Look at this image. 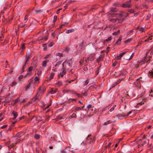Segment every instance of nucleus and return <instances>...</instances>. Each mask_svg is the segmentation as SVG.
<instances>
[{
    "mask_svg": "<svg viewBox=\"0 0 153 153\" xmlns=\"http://www.w3.org/2000/svg\"><path fill=\"white\" fill-rule=\"evenodd\" d=\"M148 140L145 138V135L143 136L142 139H140L136 142V143L138 145V147L146 146L148 143Z\"/></svg>",
    "mask_w": 153,
    "mask_h": 153,
    "instance_id": "nucleus-1",
    "label": "nucleus"
},
{
    "mask_svg": "<svg viewBox=\"0 0 153 153\" xmlns=\"http://www.w3.org/2000/svg\"><path fill=\"white\" fill-rule=\"evenodd\" d=\"M72 62L71 60H65L62 63V67L63 70L66 68L68 69L70 68L72 66Z\"/></svg>",
    "mask_w": 153,
    "mask_h": 153,
    "instance_id": "nucleus-2",
    "label": "nucleus"
},
{
    "mask_svg": "<svg viewBox=\"0 0 153 153\" xmlns=\"http://www.w3.org/2000/svg\"><path fill=\"white\" fill-rule=\"evenodd\" d=\"M95 54L94 53H91L88 55L87 58H85V63L88 62L89 61H93L95 59Z\"/></svg>",
    "mask_w": 153,
    "mask_h": 153,
    "instance_id": "nucleus-3",
    "label": "nucleus"
},
{
    "mask_svg": "<svg viewBox=\"0 0 153 153\" xmlns=\"http://www.w3.org/2000/svg\"><path fill=\"white\" fill-rule=\"evenodd\" d=\"M41 98V96L39 92H37L36 95L32 99L31 101L32 102H37Z\"/></svg>",
    "mask_w": 153,
    "mask_h": 153,
    "instance_id": "nucleus-4",
    "label": "nucleus"
},
{
    "mask_svg": "<svg viewBox=\"0 0 153 153\" xmlns=\"http://www.w3.org/2000/svg\"><path fill=\"white\" fill-rule=\"evenodd\" d=\"M131 0L126 1L124 3L122 4V7L124 8H130L131 6Z\"/></svg>",
    "mask_w": 153,
    "mask_h": 153,
    "instance_id": "nucleus-5",
    "label": "nucleus"
},
{
    "mask_svg": "<svg viewBox=\"0 0 153 153\" xmlns=\"http://www.w3.org/2000/svg\"><path fill=\"white\" fill-rule=\"evenodd\" d=\"M46 90V88L45 86H42L39 87V91L37 92L40 94V95L42 96L45 92Z\"/></svg>",
    "mask_w": 153,
    "mask_h": 153,
    "instance_id": "nucleus-6",
    "label": "nucleus"
},
{
    "mask_svg": "<svg viewBox=\"0 0 153 153\" xmlns=\"http://www.w3.org/2000/svg\"><path fill=\"white\" fill-rule=\"evenodd\" d=\"M94 140V138L91 134L88 135L86 140V143H91Z\"/></svg>",
    "mask_w": 153,
    "mask_h": 153,
    "instance_id": "nucleus-7",
    "label": "nucleus"
},
{
    "mask_svg": "<svg viewBox=\"0 0 153 153\" xmlns=\"http://www.w3.org/2000/svg\"><path fill=\"white\" fill-rule=\"evenodd\" d=\"M149 54L151 55L153 54V46L149 50H147L146 56L147 57H149V58H151L152 56L149 55Z\"/></svg>",
    "mask_w": 153,
    "mask_h": 153,
    "instance_id": "nucleus-8",
    "label": "nucleus"
},
{
    "mask_svg": "<svg viewBox=\"0 0 153 153\" xmlns=\"http://www.w3.org/2000/svg\"><path fill=\"white\" fill-rule=\"evenodd\" d=\"M55 74V73L54 72H51L49 74V76L47 77V81L49 82L52 79H53L54 76Z\"/></svg>",
    "mask_w": 153,
    "mask_h": 153,
    "instance_id": "nucleus-9",
    "label": "nucleus"
},
{
    "mask_svg": "<svg viewBox=\"0 0 153 153\" xmlns=\"http://www.w3.org/2000/svg\"><path fill=\"white\" fill-rule=\"evenodd\" d=\"M20 140V139H19L18 140H16L15 143H12L11 144H10L9 143L10 142H7V144L8 145V148L10 149L11 148L13 147L17 143L19 142V141Z\"/></svg>",
    "mask_w": 153,
    "mask_h": 153,
    "instance_id": "nucleus-10",
    "label": "nucleus"
},
{
    "mask_svg": "<svg viewBox=\"0 0 153 153\" xmlns=\"http://www.w3.org/2000/svg\"><path fill=\"white\" fill-rule=\"evenodd\" d=\"M34 82V81L33 80L31 79L30 80V82L28 84L25 88V91H27L29 88L31 86V85Z\"/></svg>",
    "mask_w": 153,
    "mask_h": 153,
    "instance_id": "nucleus-11",
    "label": "nucleus"
},
{
    "mask_svg": "<svg viewBox=\"0 0 153 153\" xmlns=\"http://www.w3.org/2000/svg\"><path fill=\"white\" fill-rule=\"evenodd\" d=\"M12 126H10L6 130L4 131H1L0 132V134H1V135H4V134H6V133H7V132H8V131H11L12 130Z\"/></svg>",
    "mask_w": 153,
    "mask_h": 153,
    "instance_id": "nucleus-12",
    "label": "nucleus"
},
{
    "mask_svg": "<svg viewBox=\"0 0 153 153\" xmlns=\"http://www.w3.org/2000/svg\"><path fill=\"white\" fill-rule=\"evenodd\" d=\"M148 76L150 78L153 79V69L149 71L148 73Z\"/></svg>",
    "mask_w": 153,
    "mask_h": 153,
    "instance_id": "nucleus-13",
    "label": "nucleus"
},
{
    "mask_svg": "<svg viewBox=\"0 0 153 153\" xmlns=\"http://www.w3.org/2000/svg\"><path fill=\"white\" fill-rule=\"evenodd\" d=\"M33 10L34 12V13L35 14L39 13L42 12L41 9H36L35 7L33 8Z\"/></svg>",
    "mask_w": 153,
    "mask_h": 153,
    "instance_id": "nucleus-14",
    "label": "nucleus"
},
{
    "mask_svg": "<svg viewBox=\"0 0 153 153\" xmlns=\"http://www.w3.org/2000/svg\"><path fill=\"white\" fill-rule=\"evenodd\" d=\"M25 134V132L23 131H21L18 133L16 134V136L18 137H21L23 136Z\"/></svg>",
    "mask_w": 153,
    "mask_h": 153,
    "instance_id": "nucleus-15",
    "label": "nucleus"
},
{
    "mask_svg": "<svg viewBox=\"0 0 153 153\" xmlns=\"http://www.w3.org/2000/svg\"><path fill=\"white\" fill-rule=\"evenodd\" d=\"M49 60H46L43 61L42 64V66L44 67V68H45L47 66V64Z\"/></svg>",
    "mask_w": 153,
    "mask_h": 153,
    "instance_id": "nucleus-16",
    "label": "nucleus"
},
{
    "mask_svg": "<svg viewBox=\"0 0 153 153\" xmlns=\"http://www.w3.org/2000/svg\"><path fill=\"white\" fill-rule=\"evenodd\" d=\"M126 53L125 52H123L122 53H121L120 54V55L117 56V57L116 59H120L121 58V57L122 56H123Z\"/></svg>",
    "mask_w": 153,
    "mask_h": 153,
    "instance_id": "nucleus-17",
    "label": "nucleus"
},
{
    "mask_svg": "<svg viewBox=\"0 0 153 153\" xmlns=\"http://www.w3.org/2000/svg\"><path fill=\"white\" fill-rule=\"evenodd\" d=\"M12 114L13 115V120L15 119L18 116L17 112L14 111H13L12 112Z\"/></svg>",
    "mask_w": 153,
    "mask_h": 153,
    "instance_id": "nucleus-18",
    "label": "nucleus"
},
{
    "mask_svg": "<svg viewBox=\"0 0 153 153\" xmlns=\"http://www.w3.org/2000/svg\"><path fill=\"white\" fill-rule=\"evenodd\" d=\"M25 49V46L24 44H22V45L21 46V48L20 50H21L20 52H21V54H23V51Z\"/></svg>",
    "mask_w": 153,
    "mask_h": 153,
    "instance_id": "nucleus-19",
    "label": "nucleus"
},
{
    "mask_svg": "<svg viewBox=\"0 0 153 153\" xmlns=\"http://www.w3.org/2000/svg\"><path fill=\"white\" fill-rule=\"evenodd\" d=\"M65 118V117L64 115H58L56 117V119L57 120H61L62 119H64Z\"/></svg>",
    "mask_w": 153,
    "mask_h": 153,
    "instance_id": "nucleus-20",
    "label": "nucleus"
},
{
    "mask_svg": "<svg viewBox=\"0 0 153 153\" xmlns=\"http://www.w3.org/2000/svg\"><path fill=\"white\" fill-rule=\"evenodd\" d=\"M122 37L121 36H120L119 38L117 40V42H116V44L118 45H119L120 44L122 40Z\"/></svg>",
    "mask_w": 153,
    "mask_h": 153,
    "instance_id": "nucleus-21",
    "label": "nucleus"
},
{
    "mask_svg": "<svg viewBox=\"0 0 153 153\" xmlns=\"http://www.w3.org/2000/svg\"><path fill=\"white\" fill-rule=\"evenodd\" d=\"M124 19L122 18H117V22L119 23H121L123 22V21L124 20Z\"/></svg>",
    "mask_w": 153,
    "mask_h": 153,
    "instance_id": "nucleus-22",
    "label": "nucleus"
},
{
    "mask_svg": "<svg viewBox=\"0 0 153 153\" xmlns=\"http://www.w3.org/2000/svg\"><path fill=\"white\" fill-rule=\"evenodd\" d=\"M66 72L65 70H64L62 73H60L59 74V76H60L61 77H62L64 75L66 74Z\"/></svg>",
    "mask_w": 153,
    "mask_h": 153,
    "instance_id": "nucleus-23",
    "label": "nucleus"
},
{
    "mask_svg": "<svg viewBox=\"0 0 153 153\" xmlns=\"http://www.w3.org/2000/svg\"><path fill=\"white\" fill-rule=\"evenodd\" d=\"M112 39V37L111 36H109L108 38L105 40L103 41V42H109L111 41Z\"/></svg>",
    "mask_w": 153,
    "mask_h": 153,
    "instance_id": "nucleus-24",
    "label": "nucleus"
},
{
    "mask_svg": "<svg viewBox=\"0 0 153 153\" xmlns=\"http://www.w3.org/2000/svg\"><path fill=\"white\" fill-rule=\"evenodd\" d=\"M112 122V121L111 120H109L106 122H105L104 123L103 125H108V124H110Z\"/></svg>",
    "mask_w": 153,
    "mask_h": 153,
    "instance_id": "nucleus-25",
    "label": "nucleus"
},
{
    "mask_svg": "<svg viewBox=\"0 0 153 153\" xmlns=\"http://www.w3.org/2000/svg\"><path fill=\"white\" fill-rule=\"evenodd\" d=\"M90 80V79L89 78H88L84 82V85L86 86L88 83L89 81Z\"/></svg>",
    "mask_w": 153,
    "mask_h": 153,
    "instance_id": "nucleus-26",
    "label": "nucleus"
},
{
    "mask_svg": "<svg viewBox=\"0 0 153 153\" xmlns=\"http://www.w3.org/2000/svg\"><path fill=\"white\" fill-rule=\"evenodd\" d=\"M51 53L47 54L46 55V56L44 57V58L45 59H49L50 58L51 56Z\"/></svg>",
    "mask_w": 153,
    "mask_h": 153,
    "instance_id": "nucleus-27",
    "label": "nucleus"
},
{
    "mask_svg": "<svg viewBox=\"0 0 153 153\" xmlns=\"http://www.w3.org/2000/svg\"><path fill=\"white\" fill-rule=\"evenodd\" d=\"M110 10L111 12H117V9H116L115 7H114V8L112 7V8H111Z\"/></svg>",
    "mask_w": 153,
    "mask_h": 153,
    "instance_id": "nucleus-28",
    "label": "nucleus"
},
{
    "mask_svg": "<svg viewBox=\"0 0 153 153\" xmlns=\"http://www.w3.org/2000/svg\"><path fill=\"white\" fill-rule=\"evenodd\" d=\"M37 70V74L38 76H39L42 73V71L40 69H38Z\"/></svg>",
    "mask_w": 153,
    "mask_h": 153,
    "instance_id": "nucleus-29",
    "label": "nucleus"
},
{
    "mask_svg": "<svg viewBox=\"0 0 153 153\" xmlns=\"http://www.w3.org/2000/svg\"><path fill=\"white\" fill-rule=\"evenodd\" d=\"M109 15L111 16V17H117V13H110Z\"/></svg>",
    "mask_w": 153,
    "mask_h": 153,
    "instance_id": "nucleus-30",
    "label": "nucleus"
},
{
    "mask_svg": "<svg viewBox=\"0 0 153 153\" xmlns=\"http://www.w3.org/2000/svg\"><path fill=\"white\" fill-rule=\"evenodd\" d=\"M75 30L74 29L68 30L66 31V33H69L74 31Z\"/></svg>",
    "mask_w": 153,
    "mask_h": 153,
    "instance_id": "nucleus-31",
    "label": "nucleus"
},
{
    "mask_svg": "<svg viewBox=\"0 0 153 153\" xmlns=\"http://www.w3.org/2000/svg\"><path fill=\"white\" fill-rule=\"evenodd\" d=\"M62 81H59L56 84L57 86H60L62 85Z\"/></svg>",
    "mask_w": 153,
    "mask_h": 153,
    "instance_id": "nucleus-32",
    "label": "nucleus"
},
{
    "mask_svg": "<svg viewBox=\"0 0 153 153\" xmlns=\"http://www.w3.org/2000/svg\"><path fill=\"white\" fill-rule=\"evenodd\" d=\"M56 55L61 58L63 56V53H56Z\"/></svg>",
    "mask_w": 153,
    "mask_h": 153,
    "instance_id": "nucleus-33",
    "label": "nucleus"
},
{
    "mask_svg": "<svg viewBox=\"0 0 153 153\" xmlns=\"http://www.w3.org/2000/svg\"><path fill=\"white\" fill-rule=\"evenodd\" d=\"M120 30H117V32H114L112 34L113 35H117L119 34H120Z\"/></svg>",
    "mask_w": 153,
    "mask_h": 153,
    "instance_id": "nucleus-34",
    "label": "nucleus"
},
{
    "mask_svg": "<svg viewBox=\"0 0 153 153\" xmlns=\"http://www.w3.org/2000/svg\"><path fill=\"white\" fill-rule=\"evenodd\" d=\"M33 67L32 66H30L29 68L27 69V72H29L33 70Z\"/></svg>",
    "mask_w": 153,
    "mask_h": 153,
    "instance_id": "nucleus-35",
    "label": "nucleus"
},
{
    "mask_svg": "<svg viewBox=\"0 0 153 153\" xmlns=\"http://www.w3.org/2000/svg\"><path fill=\"white\" fill-rule=\"evenodd\" d=\"M82 110V108H81V107H76L75 108V112H76V111H78Z\"/></svg>",
    "mask_w": 153,
    "mask_h": 153,
    "instance_id": "nucleus-36",
    "label": "nucleus"
},
{
    "mask_svg": "<svg viewBox=\"0 0 153 153\" xmlns=\"http://www.w3.org/2000/svg\"><path fill=\"white\" fill-rule=\"evenodd\" d=\"M111 142H109L108 145H106L105 148V149H107V148H109L110 147H111Z\"/></svg>",
    "mask_w": 153,
    "mask_h": 153,
    "instance_id": "nucleus-37",
    "label": "nucleus"
},
{
    "mask_svg": "<svg viewBox=\"0 0 153 153\" xmlns=\"http://www.w3.org/2000/svg\"><path fill=\"white\" fill-rule=\"evenodd\" d=\"M110 22H112L113 23H115L117 22V18L115 19H111L110 20Z\"/></svg>",
    "mask_w": 153,
    "mask_h": 153,
    "instance_id": "nucleus-38",
    "label": "nucleus"
},
{
    "mask_svg": "<svg viewBox=\"0 0 153 153\" xmlns=\"http://www.w3.org/2000/svg\"><path fill=\"white\" fill-rule=\"evenodd\" d=\"M56 92V91L53 88H52L50 91V93L52 94H54Z\"/></svg>",
    "mask_w": 153,
    "mask_h": 153,
    "instance_id": "nucleus-39",
    "label": "nucleus"
},
{
    "mask_svg": "<svg viewBox=\"0 0 153 153\" xmlns=\"http://www.w3.org/2000/svg\"><path fill=\"white\" fill-rule=\"evenodd\" d=\"M4 40V36L2 34L0 35V42Z\"/></svg>",
    "mask_w": 153,
    "mask_h": 153,
    "instance_id": "nucleus-40",
    "label": "nucleus"
},
{
    "mask_svg": "<svg viewBox=\"0 0 153 153\" xmlns=\"http://www.w3.org/2000/svg\"><path fill=\"white\" fill-rule=\"evenodd\" d=\"M139 30L141 32V33L145 32V29L143 27H141L140 28Z\"/></svg>",
    "mask_w": 153,
    "mask_h": 153,
    "instance_id": "nucleus-41",
    "label": "nucleus"
},
{
    "mask_svg": "<svg viewBox=\"0 0 153 153\" xmlns=\"http://www.w3.org/2000/svg\"><path fill=\"white\" fill-rule=\"evenodd\" d=\"M19 98H16L15 100H13V101H14V104L13 105H15L18 102V100H19Z\"/></svg>",
    "mask_w": 153,
    "mask_h": 153,
    "instance_id": "nucleus-42",
    "label": "nucleus"
},
{
    "mask_svg": "<svg viewBox=\"0 0 153 153\" xmlns=\"http://www.w3.org/2000/svg\"><path fill=\"white\" fill-rule=\"evenodd\" d=\"M117 17H121L123 16V14L121 13V12H120V13H117Z\"/></svg>",
    "mask_w": 153,
    "mask_h": 153,
    "instance_id": "nucleus-43",
    "label": "nucleus"
},
{
    "mask_svg": "<svg viewBox=\"0 0 153 153\" xmlns=\"http://www.w3.org/2000/svg\"><path fill=\"white\" fill-rule=\"evenodd\" d=\"M95 88L93 86H90L88 89L91 91H94V89Z\"/></svg>",
    "mask_w": 153,
    "mask_h": 153,
    "instance_id": "nucleus-44",
    "label": "nucleus"
},
{
    "mask_svg": "<svg viewBox=\"0 0 153 153\" xmlns=\"http://www.w3.org/2000/svg\"><path fill=\"white\" fill-rule=\"evenodd\" d=\"M0 135L1 137H4L7 138L8 137V134L7 133H6V134H4V135H1V134H0Z\"/></svg>",
    "mask_w": 153,
    "mask_h": 153,
    "instance_id": "nucleus-45",
    "label": "nucleus"
},
{
    "mask_svg": "<svg viewBox=\"0 0 153 153\" xmlns=\"http://www.w3.org/2000/svg\"><path fill=\"white\" fill-rule=\"evenodd\" d=\"M87 108L88 109V110H93V109H91V108H92V105L91 104L88 105L87 106Z\"/></svg>",
    "mask_w": 153,
    "mask_h": 153,
    "instance_id": "nucleus-46",
    "label": "nucleus"
},
{
    "mask_svg": "<svg viewBox=\"0 0 153 153\" xmlns=\"http://www.w3.org/2000/svg\"><path fill=\"white\" fill-rule=\"evenodd\" d=\"M17 84V83L15 81L13 82L10 85L11 87H13L15 86Z\"/></svg>",
    "mask_w": 153,
    "mask_h": 153,
    "instance_id": "nucleus-47",
    "label": "nucleus"
},
{
    "mask_svg": "<svg viewBox=\"0 0 153 153\" xmlns=\"http://www.w3.org/2000/svg\"><path fill=\"white\" fill-rule=\"evenodd\" d=\"M34 137L35 139H38L40 137V135L39 134H36L34 135Z\"/></svg>",
    "mask_w": 153,
    "mask_h": 153,
    "instance_id": "nucleus-48",
    "label": "nucleus"
},
{
    "mask_svg": "<svg viewBox=\"0 0 153 153\" xmlns=\"http://www.w3.org/2000/svg\"><path fill=\"white\" fill-rule=\"evenodd\" d=\"M134 53H133L132 55L130 56L129 58L127 59H126L128 60H130L132 59L133 57V56Z\"/></svg>",
    "mask_w": 153,
    "mask_h": 153,
    "instance_id": "nucleus-49",
    "label": "nucleus"
},
{
    "mask_svg": "<svg viewBox=\"0 0 153 153\" xmlns=\"http://www.w3.org/2000/svg\"><path fill=\"white\" fill-rule=\"evenodd\" d=\"M62 62L61 61H59L55 65V67H56V66L59 65Z\"/></svg>",
    "mask_w": 153,
    "mask_h": 153,
    "instance_id": "nucleus-50",
    "label": "nucleus"
},
{
    "mask_svg": "<svg viewBox=\"0 0 153 153\" xmlns=\"http://www.w3.org/2000/svg\"><path fill=\"white\" fill-rule=\"evenodd\" d=\"M149 40H152V38H151V36H149V37L146 39L144 41L145 42H146L148 41Z\"/></svg>",
    "mask_w": 153,
    "mask_h": 153,
    "instance_id": "nucleus-51",
    "label": "nucleus"
},
{
    "mask_svg": "<svg viewBox=\"0 0 153 153\" xmlns=\"http://www.w3.org/2000/svg\"><path fill=\"white\" fill-rule=\"evenodd\" d=\"M57 19V16H54L53 22L54 23H55Z\"/></svg>",
    "mask_w": 153,
    "mask_h": 153,
    "instance_id": "nucleus-52",
    "label": "nucleus"
},
{
    "mask_svg": "<svg viewBox=\"0 0 153 153\" xmlns=\"http://www.w3.org/2000/svg\"><path fill=\"white\" fill-rule=\"evenodd\" d=\"M85 58H86L84 57L83 58V59H82V60H80V61L79 62V63H80V64H82L84 62V60H85Z\"/></svg>",
    "mask_w": 153,
    "mask_h": 153,
    "instance_id": "nucleus-53",
    "label": "nucleus"
},
{
    "mask_svg": "<svg viewBox=\"0 0 153 153\" xmlns=\"http://www.w3.org/2000/svg\"><path fill=\"white\" fill-rule=\"evenodd\" d=\"M71 116V118H75L76 117V115L75 113H74Z\"/></svg>",
    "mask_w": 153,
    "mask_h": 153,
    "instance_id": "nucleus-54",
    "label": "nucleus"
},
{
    "mask_svg": "<svg viewBox=\"0 0 153 153\" xmlns=\"http://www.w3.org/2000/svg\"><path fill=\"white\" fill-rule=\"evenodd\" d=\"M30 56H28L27 57V59H26V61L25 62V63H26L27 62H28L29 61V59H30Z\"/></svg>",
    "mask_w": 153,
    "mask_h": 153,
    "instance_id": "nucleus-55",
    "label": "nucleus"
},
{
    "mask_svg": "<svg viewBox=\"0 0 153 153\" xmlns=\"http://www.w3.org/2000/svg\"><path fill=\"white\" fill-rule=\"evenodd\" d=\"M116 106V105H115L114 106L111 108L110 110V111L111 112L114 109L115 107Z\"/></svg>",
    "mask_w": 153,
    "mask_h": 153,
    "instance_id": "nucleus-56",
    "label": "nucleus"
},
{
    "mask_svg": "<svg viewBox=\"0 0 153 153\" xmlns=\"http://www.w3.org/2000/svg\"><path fill=\"white\" fill-rule=\"evenodd\" d=\"M109 51V47H107L106 51H105V52L106 53H108Z\"/></svg>",
    "mask_w": 153,
    "mask_h": 153,
    "instance_id": "nucleus-57",
    "label": "nucleus"
},
{
    "mask_svg": "<svg viewBox=\"0 0 153 153\" xmlns=\"http://www.w3.org/2000/svg\"><path fill=\"white\" fill-rule=\"evenodd\" d=\"M134 31V30H131L129 31L127 33L128 34H130V33H132Z\"/></svg>",
    "mask_w": 153,
    "mask_h": 153,
    "instance_id": "nucleus-58",
    "label": "nucleus"
},
{
    "mask_svg": "<svg viewBox=\"0 0 153 153\" xmlns=\"http://www.w3.org/2000/svg\"><path fill=\"white\" fill-rule=\"evenodd\" d=\"M121 81H122V79H119V80H117V82H115L116 83V85H117V84H118L119 83L121 82Z\"/></svg>",
    "mask_w": 153,
    "mask_h": 153,
    "instance_id": "nucleus-59",
    "label": "nucleus"
},
{
    "mask_svg": "<svg viewBox=\"0 0 153 153\" xmlns=\"http://www.w3.org/2000/svg\"><path fill=\"white\" fill-rule=\"evenodd\" d=\"M114 6H116V7H118L119 5V4L117 2H115L114 3Z\"/></svg>",
    "mask_w": 153,
    "mask_h": 153,
    "instance_id": "nucleus-60",
    "label": "nucleus"
},
{
    "mask_svg": "<svg viewBox=\"0 0 153 153\" xmlns=\"http://www.w3.org/2000/svg\"><path fill=\"white\" fill-rule=\"evenodd\" d=\"M39 78L38 76H36L34 78V81H39Z\"/></svg>",
    "mask_w": 153,
    "mask_h": 153,
    "instance_id": "nucleus-61",
    "label": "nucleus"
},
{
    "mask_svg": "<svg viewBox=\"0 0 153 153\" xmlns=\"http://www.w3.org/2000/svg\"><path fill=\"white\" fill-rule=\"evenodd\" d=\"M61 153H67L65 149H62L61 151Z\"/></svg>",
    "mask_w": 153,
    "mask_h": 153,
    "instance_id": "nucleus-62",
    "label": "nucleus"
},
{
    "mask_svg": "<svg viewBox=\"0 0 153 153\" xmlns=\"http://www.w3.org/2000/svg\"><path fill=\"white\" fill-rule=\"evenodd\" d=\"M131 39H128L124 41L125 43H127L130 42L131 41Z\"/></svg>",
    "mask_w": 153,
    "mask_h": 153,
    "instance_id": "nucleus-63",
    "label": "nucleus"
},
{
    "mask_svg": "<svg viewBox=\"0 0 153 153\" xmlns=\"http://www.w3.org/2000/svg\"><path fill=\"white\" fill-rule=\"evenodd\" d=\"M149 137L151 139L152 138H153V133L151 134H150L149 135Z\"/></svg>",
    "mask_w": 153,
    "mask_h": 153,
    "instance_id": "nucleus-64",
    "label": "nucleus"
}]
</instances>
